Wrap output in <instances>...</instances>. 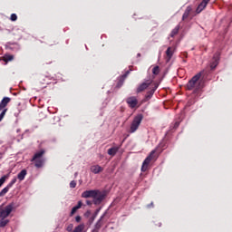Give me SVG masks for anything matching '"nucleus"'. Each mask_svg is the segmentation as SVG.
I'll use <instances>...</instances> for the list:
<instances>
[{
  "label": "nucleus",
  "mask_w": 232,
  "mask_h": 232,
  "mask_svg": "<svg viewBox=\"0 0 232 232\" xmlns=\"http://www.w3.org/2000/svg\"><path fill=\"white\" fill-rule=\"evenodd\" d=\"M97 195V190H85L82 193V198H93Z\"/></svg>",
  "instance_id": "7"
},
{
  "label": "nucleus",
  "mask_w": 232,
  "mask_h": 232,
  "mask_svg": "<svg viewBox=\"0 0 232 232\" xmlns=\"http://www.w3.org/2000/svg\"><path fill=\"white\" fill-rule=\"evenodd\" d=\"M78 208H76V207H73L72 211H71V217H73V215H75V213L77 212Z\"/></svg>",
  "instance_id": "24"
},
{
  "label": "nucleus",
  "mask_w": 232,
  "mask_h": 232,
  "mask_svg": "<svg viewBox=\"0 0 232 232\" xmlns=\"http://www.w3.org/2000/svg\"><path fill=\"white\" fill-rule=\"evenodd\" d=\"M127 104H129L130 108H136L139 101H137L136 97H129L127 98Z\"/></svg>",
  "instance_id": "8"
},
{
  "label": "nucleus",
  "mask_w": 232,
  "mask_h": 232,
  "mask_svg": "<svg viewBox=\"0 0 232 232\" xmlns=\"http://www.w3.org/2000/svg\"><path fill=\"white\" fill-rule=\"evenodd\" d=\"M73 229V225L72 224H70L68 227H67V231H72Z\"/></svg>",
  "instance_id": "28"
},
{
  "label": "nucleus",
  "mask_w": 232,
  "mask_h": 232,
  "mask_svg": "<svg viewBox=\"0 0 232 232\" xmlns=\"http://www.w3.org/2000/svg\"><path fill=\"white\" fill-rule=\"evenodd\" d=\"M218 54H217L216 56H214V60L213 62L210 63V68L211 70H215V68H217V66L218 65Z\"/></svg>",
  "instance_id": "13"
},
{
  "label": "nucleus",
  "mask_w": 232,
  "mask_h": 232,
  "mask_svg": "<svg viewBox=\"0 0 232 232\" xmlns=\"http://www.w3.org/2000/svg\"><path fill=\"white\" fill-rule=\"evenodd\" d=\"M86 204H87V206H92V201L87 200V201H86Z\"/></svg>",
  "instance_id": "31"
},
{
  "label": "nucleus",
  "mask_w": 232,
  "mask_h": 232,
  "mask_svg": "<svg viewBox=\"0 0 232 232\" xmlns=\"http://www.w3.org/2000/svg\"><path fill=\"white\" fill-rule=\"evenodd\" d=\"M74 208H76V209H81V208H82V201H79L77 206H75Z\"/></svg>",
  "instance_id": "26"
},
{
  "label": "nucleus",
  "mask_w": 232,
  "mask_h": 232,
  "mask_svg": "<svg viewBox=\"0 0 232 232\" xmlns=\"http://www.w3.org/2000/svg\"><path fill=\"white\" fill-rule=\"evenodd\" d=\"M11 188H12V185H8L5 188H3L2 191L0 192V197H5V195H6L7 191H9Z\"/></svg>",
  "instance_id": "17"
},
{
  "label": "nucleus",
  "mask_w": 232,
  "mask_h": 232,
  "mask_svg": "<svg viewBox=\"0 0 232 232\" xmlns=\"http://www.w3.org/2000/svg\"><path fill=\"white\" fill-rule=\"evenodd\" d=\"M152 73H153V75H159V73H160V69L159 68V66H155L152 69Z\"/></svg>",
  "instance_id": "20"
},
{
  "label": "nucleus",
  "mask_w": 232,
  "mask_h": 232,
  "mask_svg": "<svg viewBox=\"0 0 232 232\" xmlns=\"http://www.w3.org/2000/svg\"><path fill=\"white\" fill-rule=\"evenodd\" d=\"M75 186H77V182H75V180H72V181H71V183H70V188H75Z\"/></svg>",
  "instance_id": "27"
},
{
  "label": "nucleus",
  "mask_w": 232,
  "mask_h": 232,
  "mask_svg": "<svg viewBox=\"0 0 232 232\" xmlns=\"http://www.w3.org/2000/svg\"><path fill=\"white\" fill-rule=\"evenodd\" d=\"M6 111H8V109H3L2 112L0 113V122L5 119V115H6Z\"/></svg>",
  "instance_id": "21"
},
{
  "label": "nucleus",
  "mask_w": 232,
  "mask_h": 232,
  "mask_svg": "<svg viewBox=\"0 0 232 232\" xmlns=\"http://www.w3.org/2000/svg\"><path fill=\"white\" fill-rule=\"evenodd\" d=\"M11 21H17V14H11Z\"/></svg>",
  "instance_id": "25"
},
{
  "label": "nucleus",
  "mask_w": 232,
  "mask_h": 232,
  "mask_svg": "<svg viewBox=\"0 0 232 232\" xmlns=\"http://www.w3.org/2000/svg\"><path fill=\"white\" fill-rule=\"evenodd\" d=\"M5 181H6V176H4L0 179V188H1V186H3L4 182H5Z\"/></svg>",
  "instance_id": "23"
},
{
  "label": "nucleus",
  "mask_w": 232,
  "mask_h": 232,
  "mask_svg": "<svg viewBox=\"0 0 232 232\" xmlns=\"http://www.w3.org/2000/svg\"><path fill=\"white\" fill-rule=\"evenodd\" d=\"M178 34H179V27H176L172 30L170 34V37H175V35H177Z\"/></svg>",
  "instance_id": "22"
},
{
  "label": "nucleus",
  "mask_w": 232,
  "mask_h": 232,
  "mask_svg": "<svg viewBox=\"0 0 232 232\" xmlns=\"http://www.w3.org/2000/svg\"><path fill=\"white\" fill-rule=\"evenodd\" d=\"M166 53H167V57H169L168 61H169V59L173 57V49L171 47H169Z\"/></svg>",
  "instance_id": "19"
},
{
  "label": "nucleus",
  "mask_w": 232,
  "mask_h": 232,
  "mask_svg": "<svg viewBox=\"0 0 232 232\" xmlns=\"http://www.w3.org/2000/svg\"><path fill=\"white\" fill-rule=\"evenodd\" d=\"M118 151H119V148L117 147L111 148L108 150V155L114 157V155H116Z\"/></svg>",
  "instance_id": "14"
},
{
  "label": "nucleus",
  "mask_w": 232,
  "mask_h": 232,
  "mask_svg": "<svg viewBox=\"0 0 232 232\" xmlns=\"http://www.w3.org/2000/svg\"><path fill=\"white\" fill-rule=\"evenodd\" d=\"M17 177L18 180H24V177H26V169H23Z\"/></svg>",
  "instance_id": "16"
},
{
  "label": "nucleus",
  "mask_w": 232,
  "mask_h": 232,
  "mask_svg": "<svg viewBox=\"0 0 232 232\" xmlns=\"http://www.w3.org/2000/svg\"><path fill=\"white\" fill-rule=\"evenodd\" d=\"M147 88H150V92L147 98L151 99V95L155 93V90L159 88V85L153 82V80H146L144 82L139 85L137 88V93H140V92H144Z\"/></svg>",
  "instance_id": "2"
},
{
  "label": "nucleus",
  "mask_w": 232,
  "mask_h": 232,
  "mask_svg": "<svg viewBox=\"0 0 232 232\" xmlns=\"http://www.w3.org/2000/svg\"><path fill=\"white\" fill-rule=\"evenodd\" d=\"M189 14H191V7L190 6L187 7L185 13L183 14L182 20L186 21V19H188V17H189Z\"/></svg>",
  "instance_id": "15"
},
{
  "label": "nucleus",
  "mask_w": 232,
  "mask_h": 232,
  "mask_svg": "<svg viewBox=\"0 0 232 232\" xmlns=\"http://www.w3.org/2000/svg\"><path fill=\"white\" fill-rule=\"evenodd\" d=\"M3 61H5V63H9V61H14V55L5 54L3 57Z\"/></svg>",
  "instance_id": "18"
},
{
  "label": "nucleus",
  "mask_w": 232,
  "mask_h": 232,
  "mask_svg": "<svg viewBox=\"0 0 232 232\" xmlns=\"http://www.w3.org/2000/svg\"><path fill=\"white\" fill-rule=\"evenodd\" d=\"M10 101H12V99L8 97L3 98V100L0 102V111H2V110H7L6 106H8V103L10 102Z\"/></svg>",
  "instance_id": "9"
},
{
  "label": "nucleus",
  "mask_w": 232,
  "mask_h": 232,
  "mask_svg": "<svg viewBox=\"0 0 232 232\" xmlns=\"http://www.w3.org/2000/svg\"><path fill=\"white\" fill-rule=\"evenodd\" d=\"M15 182H17V179H14L11 181V183L9 184V186H11V188H12V186H14V184H15Z\"/></svg>",
  "instance_id": "29"
},
{
  "label": "nucleus",
  "mask_w": 232,
  "mask_h": 232,
  "mask_svg": "<svg viewBox=\"0 0 232 232\" xmlns=\"http://www.w3.org/2000/svg\"><path fill=\"white\" fill-rule=\"evenodd\" d=\"M210 0H203L199 5L198 6L196 12L197 14H200V12H202V10H204V8H206V6H208V3H209Z\"/></svg>",
  "instance_id": "11"
},
{
  "label": "nucleus",
  "mask_w": 232,
  "mask_h": 232,
  "mask_svg": "<svg viewBox=\"0 0 232 232\" xmlns=\"http://www.w3.org/2000/svg\"><path fill=\"white\" fill-rule=\"evenodd\" d=\"M14 211V204H9L5 208H0V227H5L10 222L8 217Z\"/></svg>",
  "instance_id": "1"
},
{
  "label": "nucleus",
  "mask_w": 232,
  "mask_h": 232,
  "mask_svg": "<svg viewBox=\"0 0 232 232\" xmlns=\"http://www.w3.org/2000/svg\"><path fill=\"white\" fill-rule=\"evenodd\" d=\"M44 155V150H40L34 154L32 161L34 162L35 168H43V165L44 164V159H43Z\"/></svg>",
  "instance_id": "4"
},
{
  "label": "nucleus",
  "mask_w": 232,
  "mask_h": 232,
  "mask_svg": "<svg viewBox=\"0 0 232 232\" xmlns=\"http://www.w3.org/2000/svg\"><path fill=\"white\" fill-rule=\"evenodd\" d=\"M201 73L196 74L187 84L188 90H194L198 92L202 88V82H200Z\"/></svg>",
  "instance_id": "3"
},
{
  "label": "nucleus",
  "mask_w": 232,
  "mask_h": 232,
  "mask_svg": "<svg viewBox=\"0 0 232 232\" xmlns=\"http://www.w3.org/2000/svg\"><path fill=\"white\" fill-rule=\"evenodd\" d=\"M75 220H76V222H79V221L81 220V216H77V217L75 218Z\"/></svg>",
  "instance_id": "30"
},
{
  "label": "nucleus",
  "mask_w": 232,
  "mask_h": 232,
  "mask_svg": "<svg viewBox=\"0 0 232 232\" xmlns=\"http://www.w3.org/2000/svg\"><path fill=\"white\" fill-rule=\"evenodd\" d=\"M140 122H142V115L139 114L134 118L130 124V133H135L136 130H139V126H140Z\"/></svg>",
  "instance_id": "6"
},
{
  "label": "nucleus",
  "mask_w": 232,
  "mask_h": 232,
  "mask_svg": "<svg viewBox=\"0 0 232 232\" xmlns=\"http://www.w3.org/2000/svg\"><path fill=\"white\" fill-rule=\"evenodd\" d=\"M91 171L94 174L101 173V171H102V168L99 165H93L91 167Z\"/></svg>",
  "instance_id": "12"
},
{
  "label": "nucleus",
  "mask_w": 232,
  "mask_h": 232,
  "mask_svg": "<svg viewBox=\"0 0 232 232\" xmlns=\"http://www.w3.org/2000/svg\"><path fill=\"white\" fill-rule=\"evenodd\" d=\"M152 160H157V156L155 155V150H152L150 154L143 161L141 171H148V166Z\"/></svg>",
  "instance_id": "5"
},
{
  "label": "nucleus",
  "mask_w": 232,
  "mask_h": 232,
  "mask_svg": "<svg viewBox=\"0 0 232 232\" xmlns=\"http://www.w3.org/2000/svg\"><path fill=\"white\" fill-rule=\"evenodd\" d=\"M92 198H93L94 204H101L104 197L102 196V194H101L99 190H96V195Z\"/></svg>",
  "instance_id": "10"
}]
</instances>
